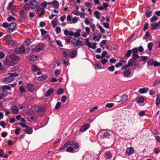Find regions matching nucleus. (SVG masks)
Masks as SVG:
<instances>
[{
    "label": "nucleus",
    "instance_id": "nucleus-54",
    "mask_svg": "<svg viewBox=\"0 0 160 160\" xmlns=\"http://www.w3.org/2000/svg\"><path fill=\"white\" fill-rule=\"evenodd\" d=\"M26 123H21V122H19L18 123V124L19 125H21L23 128H27L28 126L26 125Z\"/></svg>",
    "mask_w": 160,
    "mask_h": 160
},
{
    "label": "nucleus",
    "instance_id": "nucleus-40",
    "mask_svg": "<svg viewBox=\"0 0 160 160\" xmlns=\"http://www.w3.org/2000/svg\"><path fill=\"white\" fill-rule=\"evenodd\" d=\"M82 42L79 40H77L76 41V45H74V47H78L79 45H81Z\"/></svg>",
    "mask_w": 160,
    "mask_h": 160
},
{
    "label": "nucleus",
    "instance_id": "nucleus-62",
    "mask_svg": "<svg viewBox=\"0 0 160 160\" xmlns=\"http://www.w3.org/2000/svg\"><path fill=\"white\" fill-rule=\"evenodd\" d=\"M20 128L19 127H17V128L16 129L15 133L16 135H18L19 134L20 131Z\"/></svg>",
    "mask_w": 160,
    "mask_h": 160
},
{
    "label": "nucleus",
    "instance_id": "nucleus-8",
    "mask_svg": "<svg viewBox=\"0 0 160 160\" xmlns=\"http://www.w3.org/2000/svg\"><path fill=\"white\" fill-rule=\"evenodd\" d=\"M38 5V2L37 1L35 0H33L31 1L29 6L31 8L33 9L35 8Z\"/></svg>",
    "mask_w": 160,
    "mask_h": 160
},
{
    "label": "nucleus",
    "instance_id": "nucleus-50",
    "mask_svg": "<svg viewBox=\"0 0 160 160\" xmlns=\"http://www.w3.org/2000/svg\"><path fill=\"white\" fill-rule=\"evenodd\" d=\"M103 136L105 138H109L110 135L108 132H105L103 133Z\"/></svg>",
    "mask_w": 160,
    "mask_h": 160
},
{
    "label": "nucleus",
    "instance_id": "nucleus-24",
    "mask_svg": "<svg viewBox=\"0 0 160 160\" xmlns=\"http://www.w3.org/2000/svg\"><path fill=\"white\" fill-rule=\"evenodd\" d=\"M47 77L48 76L46 74L42 75L38 77V80L39 81H41L46 79Z\"/></svg>",
    "mask_w": 160,
    "mask_h": 160
},
{
    "label": "nucleus",
    "instance_id": "nucleus-2",
    "mask_svg": "<svg viewBox=\"0 0 160 160\" xmlns=\"http://www.w3.org/2000/svg\"><path fill=\"white\" fill-rule=\"evenodd\" d=\"M115 97H116L115 102L121 103L126 102L128 99V96L125 94H123L121 96L116 95L113 97V98H114Z\"/></svg>",
    "mask_w": 160,
    "mask_h": 160
},
{
    "label": "nucleus",
    "instance_id": "nucleus-49",
    "mask_svg": "<svg viewBox=\"0 0 160 160\" xmlns=\"http://www.w3.org/2000/svg\"><path fill=\"white\" fill-rule=\"evenodd\" d=\"M56 32L57 34L61 32V29L60 27L59 26L55 28Z\"/></svg>",
    "mask_w": 160,
    "mask_h": 160
},
{
    "label": "nucleus",
    "instance_id": "nucleus-60",
    "mask_svg": "<svg viewBox=\"0 0 160 160\" xmlns=\"http://www.w3.org/2000/svg\"><path fill=\"white\" fill-rule=\"evenodd\" d=\"M101 59L102 61H101V62L102 64H104L108 62V60L106 59H103L102 58Z\"/></svg>",
    "mask_w": 160,
    "mask_h": 160
},
{
    "label": "nucleus",
    "instance_id": "nucleus-16",
    "mask_svg": "<svg viewBox=\"0 0 160 160\" xmlns=\"http://www.w3.org/2000/svg\"><path fill=\"white\" fill-rule=\"evenodd\" d=\"M27 12L25 13L23 10H21L20 12V18L21 19H25L26 18Z\"/></svg>",
    "mask_w": 160,
    "mask_h": 160
},
{
    "label": "nucleus",
    "instance_id": "nucleus-17",
    "mask_svg": "<svg viewBox=\"0 0 160 160\" xmlns=\"http://www.w3.org/2000/svg\"><path fill=\"white\" fill-rule=\"evenodd\" d=\"M24 131L27 134H31L32 132V129L31 128L28 126L24 129Z\"/></svg>",
    "mask_w": 160,
    "mask_h": 160
},
{
    "label": "nucleus",
    "instance_id": "nucleus-53",
    "mask_svg": "<svg viewBox=\"0 0 160 160\" xmlns=\"http://www.w3.org/2000/svg\"><path fill=\"white\" fill-rule=\"evenodd\" d=\"M40 31L42 36H43L46 33V31L44 29L42 28L40 29Z\"/></svg>",
    "mask_w": 160,
    "mask_h": 160
},
{
    "label": "nucleus",
    "instance_id": "nucleus-37",
    "mask_svg": "<svg viewBox=\"0 0 160 160\" xmlns=\"http://www.w3.org/2000/svg\"><path fill=\"white\" fill-rule=\"evenodd\" d=\"M158 19V18L155 15H153L150 19V21L151 22H153L156 21Z\"/></svg>",
    "mask_w": 160,
    "mask_h": 160
},
{
    "label": "nucleus",
    "instance_id": "nucleus-45",
    "mask_svg": "<svg viewBox=\"0 0 160 160\" xmlns=\"http://www.w3.org/2000/svg\"><path fill=\"white\" fill-rule=\"evenodd\" d=\"M67 97L65 95H64L62 96V97L61 101L62 102H63V103H64L65 102L66 100H67Z\"/></svg>",
    "mask_w": 160,
    "mask_h": 160
},
{
    "label": "nucleus",
    "instance_id": "nucleus-35",
    "mask_svg": "<svg viewBox=\"0 0 160 160\" xmlns=\"http://www.w3.org/2000/svg\"><path fill=\"white\" fill-rule=\"evenodd\" d=\"M19 89L20 93L22 94L25 92V89L22 86H20L19 87Z\"/></svg>",
    "mask_w": 160,
    "mask_h": 160
},
{
    "label": "nucleus",
    "instance_id": "nucleus-10",
    "mask_svg": "<svg viewBox=\"0 0 160 160\" xmlns=\"http://www.w3.org/2000/svg\"><path fill=\"white\" fill-rule=\"evenodd\" d=\"M67 51L69 52L68 55L72 58H74L77 54V50H73L71 52L69 51V50H67Z\"/></svg>",
    "mask_w": 160,
    "mask_h": 160
},
{
    "label": "nucleus",
    "instance_id": "nucleus-38",
    "mask_svg": "<svg viewBox=\"0 0 160 160\" xmlns=\"http://www.w3.org/2000/svg\"><path fill=\"white\" fill-rule=\"evenodd\" d=\"M64 89L62 88L58 89L57 90V93L58 95H61L64 92Z\"/></svg>",
    "mask_w": 160,
    "mask_h": 160
},
{
    "label": "nucleus",
    "instance_id": "nucleus-5",
    "mask_svg": "<svg viewBox=\"0 0 160 160\" xmlns=\"http://www.w3.org/2000/svg\"><path fill=\"white\" fill-rule=\"evenodd\" d=\"M138 48H135L132 49V58L134 60L138 59L139 56L138 55Z\"/></svg>",
    "mask_w": 160,
    "mask_h": 160
},
{
    "label": "nucleus",
    "instance_id": "nucleus-56",
    "mask_svg": "<svg viewBox=\"0 0 160 160\" xmlns=\"http://www.w3.org/2000/svg\"><path fill=\"white\" fill-rule=\"evenodd\" d=\"M108 54V52L107 51H103L102 53V58H104L106 55Z\"/></svg>",
    "mask_w": 160,
    "mask_h": 160
},
{
    "label": "nucleus",
    "instance_id": "nucleus-7",
    "mask_svg": "<svg viewBox=\"0 0 160 160\" xmlns=\"http://www.w3.org/2000/svg\"><path fill=\"white\" fill-rule=\"evenodd\" d=\"M16 24L15 23H12L9 24L8 29L7 31L8 32H12L15 29Z\"/></svg>",
    "mask_w": 160,
    "mask_h": 160
},
{
    "label": "nucleus",
    "instance_id": "nucleus-41",
    "mask_svg": "<svg viewBox=\"0 0 160 160\" xmlns=\"http://www.w3.org/2000/svg\"><path fill=\"white\" fill-rule=\"evenodd\" d=\"M60 74V70L59 69H56L54 72V75L56 77H58Z\"/></svg>",
    "mask_w": 160,
    "mask_h": 160
},
{
    "label": "nucleus",
    "instance_id": "nucleus-21",
    "mask_svg": "<svg viewBox=\"0 0 160 160\" xmlns=\"http://www.w3.org/2000/svg\"><path fill=\"white\" fill-rule=\"evenodd\" d=\"M9 57L11 59L16 61L19 60V58L18 56L15 55L14 54H12L9 55Z\"/></svg>",
    "mask_w": 160,
    "mask_h": 160
},
{
    "label": "nucleus",
    "instance_id": "nucleus-32",
    "mask_svg": "<svg viewBox=\"0 0 160 160\" xmlns=\"http://www.w3.org/2000/svg\"><path fill=\"white\" fill-rule=\"evenodd\" d=\"M107 158L108 159H110L112 157V154L110 152H107L105 153Z\"/></svg>",
    "mask_w": 160,
    "mask_h": 160
},
{
    "label": "nucleus",
    "instance_id": "nucleus-20",
    "mask_svg": "<svg viewBox=\"0 0 160 160\" xmlns=\"http://www.w3.org/2000/svg\"><path fill=\"white\" fill-rule=\"evenodd\" d=\"M134 152L133 148L132 147L128 148L126 149V152L128 155H131Z\"/></svg>",
    "mask_w": 160,
    "mask_h": 160
},
{
    "label": "nucleus",
    "instance_id": "nucleus-34",
    "mask_svg": "<svg viewBox=\"0 0 160 160\" xmlns=\"http://www.w3.org/2000/svg\"><path fill=\"white\" fill-rule=\"evenodd\" d=\"M154 62L153 59H150L147 62V64L148 65L150 66L153 65Z\"/></svg>",
    "mask_w": 160,
    "mask_h": 160
},
{
    "label": "nucleus",
    "instance_id": "nucleus-19",
    "mask_svg": "<svg viewBox=\"0 0 160 160\" xmlns=\"http://www.w3.org/2000/svg\"><path fill=\"white\" fill-rule=\"evenodd\" d=\"M52 5L56 9H58L59 7V2L56 0H54L52 2Z\"/></svg>",
    "mask_w": 160,
    "mask_h": 160
},
{
    "label": "nucleus",
    "instance_id": "nucleus-52",
    "mask_svg": "<svg viewBox=\"0 0 160 160\" xmlns=\"http://www.w3.org/2000/svg\"><path fill=\"white\" fill-rule=\"evenodd\" d=\"M160 82V80H157L155 81L153 84V86H155L158 85Z\"/></svg>",
    "mask_w": 160,
    "mask_h": 160
},
{
    "label": "nucleus",
    "instance_id": "nucleus-63",
    "mask_svg": "<svg viewBox=\"0 0 160 160\" xmlns=\"http://www.w3.org/2000/svg\"><path fill=\"white\" fill-rule=\"evenodd\" d=\"M9 24L7 22H4L2 24V26L5 28H8Z\"/></svg>",
    "mask_w": 160,
    "mask_h": 160
},
{
    "label": "nucleus",
    "instance_id": "nucleus-64",
    "mask_svg": "<svg viewBox=\"0 0 160 160\" xmlns=\"http://www.w3.org/2000/svg\"><path fill=\"white\" fill-rule=\"evenodd\" d=\"M155 67H158L160 66V63L156 61L154 62L153 65Z\"/></svg>",
    "mask_w": 160,
    "mask_h": 160
},
{
    "label": "nucleus",
    "instance_id": "nucleus-12",
    "mask_svg": "<svg viewBox=\"0 0 160 160\" xmlns=\"http://www.w3.org/2000/svg\"><path fill=\"white\" fill-rule=\"evenodd\" d=\"M159 22L152 23L151 24V29L152 30L156 29L157 28L159 29Z\"/></svg>",
    "mask_w": 160,
    "mask_h": 160
},
{
    "label": "nucleus",
    "instance_id": "nucleus-14",
    "mask_svg": "<svg viewBox=\"0 0 160 160\" xmlns=\"http://www.w3.org/2000/svg\"><path fill=\"white\" fill-rule=\"evenodd\" d=\"M73 142H71L70 140H68L63 145L62 147L60 150H62L63 149L66 148L68 145H74Z\"/></svg>",
    "mask_w": 160,
    "mask_h": 160
},
{
    "label": "nucleus",
    "instance_id": "nucleus-18",
    "mask_svg": "<svg viewBox=\"0 0 160 160\" xmlns=\"http://www.w3.org/2000/svg\"><path fill=\"white\" fill-rule=\"evenodd\" d=\"M149 90V88H142L139 89L138 92L141 94H143L147 93Z\"/></svg>",
    "mask_w": 160,
    "mask_h": 160
},
{
    "label": "nucleus",
    "instance_id": "nucleus-28",
    "mask_svg": "<svg viewBox=\"0 0 160 160\" xmlns=\"http://www.w3.org/2000/svg\"><path fill=\"white\" fill-rule=\"evenodd\" d=\"M131 71L130 70H128L125 71L123 72V74L125 77H129L131 74Z\"/></svg>",
    "mask_w": 160,
    "mask_h": 160
},
{
    "label": "nucleus",
    "instance_id": "nucleus-51",
    "mask_svg": "<svg viewBox=\"0 0 160 160\" xmlns=\"http://www.w3.org/2000/svg\"><path fill=\"white\" fill-rule=\"evenodd\" d=\"M114 66L113 65H112L110 67L108 68V69L110 72H113L114 70Z\"/></svg>",
    "mask_w": 160,
    "mask_h": 160
},
{
    "label": "nucleus",
    "instance_id": "nucleus-26",
    "mask_svg": "<svg viewBox=\"0 0 160 160\" xmlns=\"http://www.w3.org/2000/svg\"><path fill=\"white\" fill-rule=\"evenodd\" d=\"M31 69L33 72H37L39 70V68L35 65H32L31 67Z\"/></svg>",
    "mask_w": 160,
    "mask_h": 160
},
{
    "label": "nucleus",
    "instance_id": "nucleus-57",
    "mask_svg": "<svg viewBox=\"0 0 160 160\" xmlns=\"http://www.w3.org/2000/svg\"><path fill=\"white\" fill-rule=\"evenodd\" d=\"M26 5L27 6H24L23 7V8L26 11H28L30 9V7H29V5L28 3H27Z\"/></svg>",
    "mask_w": 160,
    "mask_h": 160
},
{
    "label": "nucleus",
    "instance_id": "nucleus-22",
    "mask_svg": "<svg viewBox=\"0 0 160 160\" xmlns=\"http://www.w3.org/2000/svg\"><path fill=\"white\" fill-rule=\"evenodd\" d=\"M12 40L11 36L9 35H7L5 36V40L7 42V44L10 42Z\"/></svg>",
    "mask_w": 160,
    "mask_h": 160
},
{
    "label": "nucleus",
    "instance_id": "nucleus-47",
    "mask_svg": "<svg viewBox=\"0 0 160 160\" xmlns=\"http://www.w3.org/2000/svg\"><path fill=\"white\" fill-rule=\"evenodd\" d=\"M101 38V36H95L93 37V39L96 41H98Z\"/></svg>",
    "mask_w": 160,
    "mask_h": 160
},
{
    "label": "nucleus",
    "instance_id": "nucleus-1",
    "mask_svg": "<svg viewBox=\"0 0 160 160\" xmlns=\"http://www.w3.org/2000/svg\"><path fill=\"white\" fill-rule=\"evenodd\" d=\"M7 75H9V76L4 78L2 80L3 82L6 84L9 83L13 82L15 79V77H17L19 75L16 72L8 73Z\"/></svg>",
    "mask_w": 160,
    "mask_h": 160
},
{
    "label": "nucleus",
    "instance_id": "nucleus-36",
    "mask_svg": "<svg viewBox=\"0 0 160 160\" xmlns=\"http://www.w3.org/2000/svg\"><path fill=\"white\" fill-rule=\"evenodd\" d=\"M79 18H77L76 17H74L72 19L71 23H76L78 22V19H79Z\"/></svg>",
    "mask_w": 160,
    "mask_h": 160
},
{
    "label": "nucleus",
    "instance_id": "nucleus-42",
    "mask_svg": "<svg viewBox=\"0 0 160 160\" xmlns=\"http://www.w3.org/2000/svg\"><path fill=\"white\" fill-rule=\"evenodd\" d=\"M10 58H7L6 57L5 58V61L4 62V64L6 65H8L9 63V61L10 60Z\"/></svg>",
    "mask_w": 160,
    "mask_h": 160
},
{
    "label": "nucleus",
    "instance_id": "nucleus-44",
    "mask_svg": "<svg viewBox=\"0 0 160 160\" xmlns=\"http://www.w3.org/2000/svg\"><path fill=\"white\" fill-rule=\"evenodd\" d=\"M47 5V2L46 1H44L43 3L41 4V6L43 8V9L46 8Z\"/></svg>",
    "mask_w": 160,
    "mask_h": 160
},
{
    "label": "nucleus",
    "instance_id": "nucleus-29",
    "mask_svg": "<svg viewBox=\"0 0 160 160\" xmlns=\"http://www.w3.org/2000/svg\"><path fill=\"white\" fill-rule=\"evenodd\" d=\"M100 13L98 11H96L93 13L95 17L98 19H99L100 18Z\"/></svg>",
    "mask_w": 160,
    "mask_h": 160
},
{
    "label": "nucleus",
    "instance_id": "nucleus-43",
    "mask_svg": "<svg viewBox=\"0 0 160 160\" xmlns=\"http://www.w3.org/2000/svg\"><path fill=\"white\" fill-rule=\"evenodd\" d=\"M80 31V30H78L77 31L75 32L74 33L73 36L76 37H79L80 35V34L79 33V32Z\"/></svg>",
    "mask_w": 160,
    "mask_h": 160
},
{
    "label": "nucleus",
    "instance_id": "nucleus-31",
    "mask_svg": "<svg viewBox=\"0 0 160 160\" xmlns=\"http://www.w3.org/2000/svg\"><path fill=\"white\" fill-rule=\"evenodd\" d=\"M16 62L14 60L12 59H10L9 63L8 65L10 66H13L16 63Z\"/></svg>",
    "mask_w": 160,
    "mask_h": 160
},
{
    "label": "nucleus",
    "instance_id": "nucleus-61",
    "mask_svg": "<svg viewBox=\"0 0 160 160\" xmlns=\"http://www.w3.org/2000/svg\"><path fill=\"white\" fill-rule=\"evenodd\" d=\"M90 26L92 28V30L93 32H94L95 31V25L93 23H90Z\"/></svg>",
    "mask_w": 160,
    "mask_h": 160
},
{
    "label": "nucleus",
    "instance_id": "nucleus-25",
    "mask_svg": "<svg viewBox=\"0 0 160 160\" xmlns=\"http://www.w3.org/2000/svg\"><path fill=\"white\" fill-rule=\"evenodd\" d=\"M7 44L12 47H14L16 46L17 44V42L15 41H14L12 40L10 42L8 43Z\"/></svg>",
    "mask_w": 160,
    "mask_h": 160
},
{
    "label": "nucleus",
    "instance_id": "nucleus-58",
    "mask_svg": "<svg viewBox=\"0 0 160 160\" xmlns=\"http://www.w3.org/2000/svg\"><path fill=\"white\" fill-rule=\"evenodd\" d=\"M61 104V103L60 102H58L55 107V109H58L60 107Z\"/></svg>",
    "mask_w": 160,
    "mask_h": 160
},
{
    "label": "nucleus",
    "instance_id": "nucleus-59",
    "mask_svg": "<svg viewBox=\"0 0 160 160\" xmlns=\"http://www.w3.org/2000/svg\"><path fill=\"white\" fill-rule=\"evenodd\" d=\"M72 13L74 15H80V14H81V12L77 11H72Z\"/></svg>",
    "mask_w": 160,
    "mask_h": 160
},
{
    "label": "nucleus",
    "instance_id": "nucleus-15",
    "mask_svg": "<svg viewBox=\"0 0 160 160\" xmlns=\"http://www.w3.org/2000/svg\"><path fill=\"white\" fill-rule=\"evenodd\" d=\"M53 91V89L52 88L48 90L44 95L45 97H49Z\"/></svg>",
    "mask_w": 160,
    "mask_h": 160
},
{
    "label": "nucleus",
    "instance_id": "nucleus-39",
    "mask_svg": "<svg viewBox=\"0 0 160 160\" xmlns=\"http://www.w3.org/2000/svg\"><path fill=\"white\" fill-rule=\"evenodd\" d=\"M152 42H150L148 44V47L149 51H151L152 50Z\"/></svg>",
    "mask_w": 160,
    "mask_h": 160
},
{
    "label": "nucleus",
    "instance_id": "nucleus-13",
    "mask_svg": "<svg viewBox=\"0 0 160 160\" xmlns=\"http://www.w3.org/2000/svg\"><path fill=\"white\" fill-rule=\"evenodd\" d=\"M44 46L43 44L42 43L36 46L35 48V51L39 52L42 50L44 48Z\"/></svg>",
    "mask_w": 160,
    "mask_h": 160
},
{
    "label": "nucleus",
    "instance_id": "nucleus-46",
    "mask_svg": "<svg viewBox=\"0 0 160 160\" xmlns=\"http://www.w3.org/2000/svg\"><path fill=\"white\" fill-rule=\"evenodd\" d=\"M37 57L34 55L31 56L29 58V59L32 61H35L36 60Z\"/></svg>",
    "mask_w": 160,
    "mask_h": 160
},
{
    "label": "nucleus",
    "instance_id": "nucleus-4",
    "mask_svg": "<svg viewBox=\"0 0 160 160\" xmlns=\"http://www.w3.org/2000/svg\"><path fill=\"white\" fill-rule=\"evenodd\" d=\"M69 52L68 51H64L62 52V61L63 64L66 65V66L69 65V58L68 57Z\"/></svg>",
    "mask_w": 160,
    "mask_h": 160
},
{
    "label": "nucleus",
    "instance_id": "nucleus-3",
    "mask_svg": "<svg viewBox=\"0 0 160 160\" xmlns=\"http://www.w3.org/2000/svg\"><path fill=\"white\" fill-rule=\"evenodd\" d=\"M73 142L74 145H70V146L67 147L66 148V151L68 152H74L76 151H75V150L78 149L79 148V145L78 142L74 141H71Z\"/></svg>",
    "mask_w": 160,
    "mask_h": 160
},
{
    "label": "nucleus",
    "instance_id": "nucleus-48",
    "mask_svg": "<svg viewBox=\"0 0 160 160\" xmlns=\"http://www.w3.org/2000/svg\"><path fill=\"white\" fill-rule=\"evenodd\" d=\"M114 105V104L113 103H108L106 105L105 107L107 108H110L113 107Z\"/></svg>",
    "mask_w": 160,
    "mask_h": 160
},
{
    "label": "nucleus",
    "instance_id": "nucleus-27",
    "mask_svg": "<svg viewBox=\"0 0 160 160\" xmlns=\"http://www.w3.org/2000/svg\"><path fill=\"white\" fill-rule=\"evenodd\" d=\"M160 103V94H158L157 95V98L156 100V104L157 106H159Z\"/></svg>",
    "mask_w": 160,
    "mask_h": 160
},
{
    "label": "nucleus",
    "instance_id": "nucleus-33",
    "mask_svg": "<svg viewBox=\"0 0 160 160\" xmlns=\"http://www.w3.org/2000/svg\"><path fill=\"white\" fill-rule=\"evenodd\" d=\"M132 52V49L128 50L127 51L126 53L125 54V55L126 57H129L130 56Z\"/></svg>",
    "mask_w": 160,
    "mask_h": 160
},
{
    "label": "nucleus",
    "instance_id": "nucleus-11",
    "mask_svg": "<svg viewBox=\"0 0 160 160\" xmlns=\"http://www.w3.org/2000/svg\"><path fill=\"white\" fill-rule=\"evenodd\" d=\"M27 87L29 92H33L34 90V87L32 84L28 83L27 84Z\"/></svg>",
    "mask_w": 160,
    "mask_h": 160
},
{
    "label": "nucleus",
    "instance_id": "nucleus-30",
    "mask_svg": "<svg viewBox=\"0 0 160 160\" xmlns=\"http://www.w3.org/2000/svg\"><path fill=\"white\" fill-rule=\"evenodd\" d=\"M137 101L138 103H141L143 102L144 100V98L142 97H138L137 98Z\"/></svg>",
    "mask_w": 160,
    "mask_h": 160
},
{
    "label": "nucleus",
    "instance_id": "nucleus-55",
    "mask_svg": "<svg viewBox=\"0 0 160 160\" xmlns=\"http://www.w3.org/2000/svg\"><path fill=\"white\" fill-rule=\"evenodd\" d=\"M151 11H146V14L147 18H149L151 16Z\"/></svg>",
    "mask_w": 160,
    "mask_h": 160
},
{
    "label": "nucleus",
    "instance_id": "nucleus-9",
    "mask_svg": "<svg viewBox=\"0 0 160 160\" xmlns=\"http://www.w3.org/2000/svg\"><path fill=\"white\" fill-rule=\"evenodd\" d=\"M90 127V125L88 123H86L81 127L79 131L82 132H84L86 131Z\"/></svg>",
    "mask_w": 160,
    "mask_h": 160
},
{
    "label": "nucleus",
    "instance_id": "nucleus-6",
    "mask_svg": "<svg viewBox=\"0 0 160 160\" xmlns=\"http://www.w3.org/2000/svg\"><path fill=\"white\" fill-rule=\"evenodd\" d=\"M15 52L18 54L24 53L25 52L24 47L21 46L19 48H17L14 50Z\"/></svg>",
    "mask_w": 160,
    "mask_h": 160
},
{
    "label": "nucleus",
    "instance_id": "nucleus-23",
    "mask_svg": "<svg viewBox=\"0 0 160 160\" xmlns=\"http://www.w3.org/2000/svg\"><path fill=\"white\" fill-rule=\"evenodd\" d=\"M2 90L3 92H7L5 91V90H10L11 89V88L9 86L6 85L2 86Z\"/></svg>",
    "mask_w": 160,
    "mask_h": 160
}]
</instances>
